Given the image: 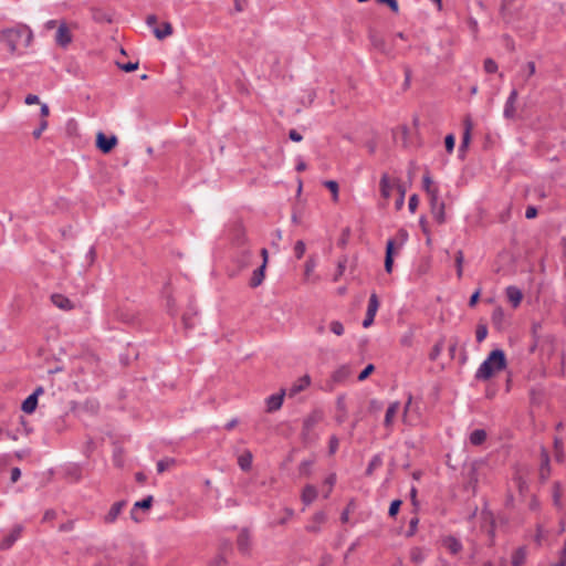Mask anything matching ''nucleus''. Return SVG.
I'll list each match as a JSON object with an SVG mask.
<instances>
[{
  "instance_id": "1",
  "label": "nucleus",
  "mask_w": 566,
  "mask_h": 566,
  "mask_svg": "<svg viewBox=\"0 0 566 566\" xmlns=\"http://www.w3.org/2000/svg\"><path fill=\"white\" fill-rule=\"evenodd\" d=\"M33 42L32 30L23 23L0 31V43L4 44L12 55L23 54Z\"/></svg>"
},
{
  "instance_id": "2",
  "label": "nucleus",
  "mask_w": 566,
  "mask_h": 566,
  "mask_svg": "<svg viewBox=\"0 0 566 566\" xmlns=\"http://www.w3.org/2000/svg\"><path fill=\"white\" fill-rule=\"evenodd\" d=\"M505 367L506 358L504 352L502 349H494L478 368L475 378L479 380H488L495 373L503 370Z\"/></svg>"
},
{
  "instance_id": "3",
  "label": "nucleus",
  "mask_w": 566,
  "mask_h": 566,
  "mask_svg": "<svg viewBox=\"0 0 566 566\" xmlns=\"http://www.w3.org/2000/svg\"><path fill=\"white\" fill-rule=\"evenodd\" d=\"M378 307H379L378 297L375 293H373L369 297L366 317L363 321V327L367 328L374 323Z\"/></svg>"
},
{
  "instance_id": "4",
  "label": "nucleus",
  "mask_w": 566,
  "mask_h": 566,
  "mask_svg": "<svg viewBox=\"0 0 566 566\" xmlns=\"http://www.w3.org/2000/svg\"><path fill=\"white\" fill-rule=\"evenodd\" d=\"M55 42L62 48H65L72 42L71 30L66 23L62 22L57 25Z\"/></svg>"
},
{
  "instance_id": "5",
  "label": "nucleus",
  "mask_w": 566,
  "mask_h": 566,
  "mask_svg": "<svg viewBox=\"0 0 566 566\" xmlns=\"http://www.w3.org/2000/svg\"><path fill=\"white\" fill-rule=\"evenodd\" d=\"M399 184L398 179H391L388 174H382L380 178V192L382 198L388 199L391 195V191L396 189L397 185Z\"/></svg>"
},
{
  "instance_id": "6",
  "label": "nucleus",
  "mask_w": 566,
  "mask_h": 566,
  "mask_svg": "<svg viewBox=\"0 0 566 566\" xmlns=\"http://www.w3.org/2000/svg\"><path fill=\"white\" fill-rule=\"evenodd\" d=\"M23 527L21 525H15L11 532L3 537L0 543V549L7 551L12 547V545L20 538L22 534Z\"/></svg>"
},
{
  "instance_id": "7",
  "label": "nucleus",
  "mask_w": 566,
  "mask_h": 566,
  "mask_svg": "<svg viewBox=\"0 0 566 566\" xmlns=\"http://www.w3.org/2000/svg\"><path fill=\"white\" fill-rule=\"evenodd\" d=\"M323 419V412L319 410H315L310 413L303 422V434L304 437H308L311 430Z\"/></svg>"
},
{
  "instance_id": "8",
  "label": "nucleus",
  "mask_w": 566,
  "mask_h": 566,
  "mask_svg": "<svg viewBox=\"0 0 566 566\" xmlns=\"http://www.w3.org/2000/svg\"><path fill=\"white\" fill-rule=\"evenodd\" d=\"M517 97H518L517 91L512 90V92L510 93V95L505 102V105H504L503 115L505 118H507V119L515 118V114H516L515 103L517 101Z\"/></svg>"
},
{
  "instance_id": "9",
  "label": "nucleus",
  "mask_w": 566,
  "mask_h": 566,
  "mask_svg": "<svg viewBox=\"0 0 566 566\" xmlns=\"http://www.w3.org/2000/svg\"><path fill=\"white\" fill-rule=\"evenodd\" d=\"M441 544L449 551L450 554L457 555L463 548L462 543L452 535H447L441 538Z\"/></svg>"
},
{
  "instance_id": "10",
  "label": "nucleus",
  "mask_w": 566,
  "mask_h": 566,
  "mask_svg": "<svg viewBox=\"0 0 566 566\" xmlns=\"http://www.w3.org/2000/svg\"><path fill=\"white\" fill-rule=\"evenodd\" d=\"M117 144L115 136L106 137L103 133H98L96 137V145L103 153H109Z\"/></svg>"
},
{
  "instance_id": "11",
  "label": "nucleus",
  "mask_w": 566,
  "mask_h": 566,
  "mask_svg": "<svg viewBox=\"0 0 566 566\" xmlns=\"http://www.w3.org/2000/svg\"><path fill=\"white\" fill-rule=\"evenodd\" d=\"M464 132L461 145L459 147L460 153H464L471 140V132L473 129V122L470 116H465L463 120Z\"/></svg>"
},
{
  "instance_id": "12",
  "label": "nucleus",
  "mask_w": 566,
  "mask_h": 566,
  "mask_svg": "<svg viewBox=\"0 0 566 566\" xmlns=\"http://www.w3.org/2000/svg\"><path fill=\"white\" fill-rule=\"evenodd\" d=\"M311 384V378L308 375H304L303 377L298 378L287 390L289 397H294L298 392L306 389Z\"/></svg>"
},
{
  "instance_id": "13",
  "label": "nucleus",
  "mask_w": 566,
  "mask_h": 566,
  "mask_svg": "<svg viewBox=\"0 0 566 566\" xmlns=\"http://www.w3.org/2000/svg\"><path fill=\"white\" fill-rule=\"evenodd\" d=\"M125 505V501L114 503L109 509L108 513L104 516V522L107 524L114 523L117 520L118 515L122 513Z\"/></svg>"
},
{
  "instance_id": "14",
  "label": "nucleus",
  "mask_w": 566,
  "mask_h": 566,
  "mask_svg": "<svg viewBox=\"0 0 566 566\" xmlns=\"http://www.w3.org/2000/svg\"><path fill=\"white\" fill-rule=\"evenodd\" d=\"M284 395L285 390H282L280 394L272 395L266 399L268 412L276 411L282 407Z\"/></svg>"
},
{
  "instance_id": "15",
  "label": "nucleus",
  "mask_w": 566,
  "mask_h": 566,
  "mask_svg": "<svg viewBox=\"0 0 566 566\" xmlns=\"http://www.w3.org/2000/svg\"><path fill=\"white\" fill-rule=\"evenodd\" d=\"M505 294L509 302L513 305V307H517L521 304L523 294L518 287L513 285L507 286Z\"/></svg>"
},
{
  "instance_id": "16",
  "label": "nucleus",
  "mask_w": 566,
  "mask_h": 566,
  "mask_svg": "<svg viewBox=\"0 0 566 566\" xmlns=\"http://www.w3.org/2000/svg\"><path fill=\"white\" fill-rule=\"evenodd\" d=\"M51 301L56 307L63 311H70L74 307L72 301L62 294H52Z\"/></svg>"
},
{
  "instance_id": "17",
  "label": "nucleus",
  "mask_w": 566,
  "mask_h": 566,
  "mask_svg": "<svg viewBox=\"0 0 566 566\" xmlns=\"http://www.w3.org/2000/svg\"><path fill=\"white\" fill-rule=\"evenodd\" d=\"M326 515L324 512H317L311 523L306 526V531L311 533H318L321 531V525L325 523Z\"/></svg>"
},
{
  "instance_id": "18",
  "label": "nucleus",
  "mask_w": 566,
  "mask_h": 566,
  "mask_svg": "<svg viewBox=\"0 0 566 566\" xmlns=\"http://www.w3.org/2000/svg\"><path fill=\"white\" fill-rule=\"evenodd\" d=\"M316 268V261L313 256H310L304 264V280L305 282H316L318 281L317 276H314V270Z\"/></svg>"
},
{
  "instance_id": "19",
  "label": "nucleus",
  "mask_w": 566,
  "mask_h": 566,
  "mask_svg": "<svg viewBox=\"0 0 566 566\" xmlns=\"http://www.w3.org/2000/svg\"><path fill=\"white\" fill-rule=\"evenodd\" d=\"M151 504H153V496H151V495H149V496L145 497V499H144V500H142V501L136 502V503L134 504V507H133L132 512H130L132 518H133L135 522H139V521H140V518L138 517V515H137V512H136V511H137L138 509L148 510V509H150V507H151Z\"/></svg>"
},
{
  "instance_id": "20",
  "label": "nucleus",
  "mask_w": 566,
  "mask_h": 566,
  "mask_svg": "<svg viewBox=\"0 0 566 566\" xmlns=\"http://www.w3.org/2000/svg\"><path fill=\"white\" fill-rule=\"evenodd\" d=\"M317 495V489L314 485L307 484L302 492V502L305 505H310L316 500Z\"/></svg>"
},
{
  "instance_id": "21",
  "label": "nucleus",
  "mask_w": 566,
  "mask_h": 566,
  "mask_svg": "<svg viewBox=\"0 0 566 566\" xmlns=\"http://www.w3.org/2000/svg\"><path fill=\"white\" fill-rule=\"evenodd\" d=\"M394 247H395V241L392 239L388 240L387 245H386V258H385V270L387 273H390L392 271Z\"/></svg>"
},
{
  "instance_id": "22",
  "label": "nucleus",
  "mask_w": 566,
  "mask_h": 566,
  "mask_svg": "<svg viewBox=\"0 0 566 566\" xmlns=\"http://www.w3.org/2000/svg\"><path fill=\"white\" fill-rule=\"evenodd\" d=\"M400 408V403L398 401H395L389 405L387 408L386 415H385V426L390 427L394 422V419L396 415L398 413Z\"/></svg>"
},
{
  "instance_id": "23",
  "label": "nucleus",
  "mask_w": 566,
  "mask_h": 566,
  "mask_svg": "<svg viewBox=\"0 0 566 566\" xmlns=\"http://www.w3.org/2000/svg\"><path fill=\"white\" fill-rule=\"evenodd\" d=\"M371 45L382 53H387V45L385 39L378 33L371 32L369 35Z\"/></svg>"
},
{
  "instance_id": "24",
  "label": "nucleus",
  "mask_w": 566,
  "mask_h": 566,
  "mask_svg": "<svg viewBox=\"0 0 566 566\" xmlns=\"http://www.w3.org/2000/svg\"><path fill=\"white\" fill-rule=\"evenodd\" d=\"M154 34L158 40H163L172 34V25L164 22L161 28H154Z\"/></svg>"
},
{
  "instance_id": "25",
  "label": "nucleus",
  "mask_w": 566,
  "mask_h": 566,
  "mask_svg": "<svg viewBox=\"0 0 566 566\" xmlns=\"http://www.w3.org/2000/svg\"><path fill=\"white\" fill-rule=\"evenodd\" d=\"M264 271H265L264 265H261L259 269L253 271L252 277L250 280L251 287H258L259 285L262 284V282L264 280Z\"/></svg>"
},
{
  "instance_id": "26",
  "label": "nucleus",
  "mask_w": 566,
  "mask_h": 566,
  "mask_svg": "<svg viewBox=\"0 0 566 566\" xmlns=\"http://www.w3.org/2000/svg\"><path fill=\"white\" fill-rule=\"evenodd\" d=\"M252 453L250 451H245L238 458V464L243 471H249L252 465Z\"/></svg>"
},
{
  "instance_id": "27",
  "label": "nucleus",
  "mask_w": 566,
  "mask_h": 566,
  "mask_svg": "<svg viewBox=\"0 0 566 566\" xmlns=\"http://www.w3.org/2000/svg\"><path fill=\"white\" fill-rule=\"evenodd\" d=\"M444 208V202L431 207V213L433 216V219L440 224L446 221Z\"/></svg>"
},
{
  "instance_id": "28",
  "label": "nucleus",
  "mask_w": 566,
  "mask_h": 566,
  "mask_svg": "<svg viewBox=\"0 0 566 566\" xmlns=\"http://www.w3.org/2000/svg\"><path fill=\"white\" fill-rule=\"evenodd\" d=\"M486 439V432L483 429L473 430L470 434V442L473 446L482 444Z\"/></svg>"
},
{
  "instance_id": "29",
  "label": "nucleus",
  "mask_w": 566,
  "mask_h": 566,
  "mask_svg": "<svg viewBox=\"0 0 566 566\" xmlns=\"http://www.w3.org/2000/svg\"><path fill=\"white\" fill-rule=\"evenodd\" d=\"M38 405V399L35 398V395H30L23 402H22V410L25 413H32Z\"/></svg>"
},
{
  "instance_id": "30",
  "label": "nucleus",
  "mask_w": 566,
  "mask_h": 566,
  "mask_svg": "<svg viewBox=\"0 0 566 566\" xmlns=\"http://www.w3.org/2000/svg\"><path fill=\"white\" fill-rule=\"evenodd\" d=\"M350 375V370H349V367L348 366H342L339 367L337 370L334 371L333 374V380L335 382H342L344 381L347 377H349Z\"/></svg>"
},
{
  "instance_id": "31",
  "label": "nucleus",
  "mask_w": 566,
  "mask_h": 566,
  "mask_svg": "<svg viewBox=\"0 0 566 566\" xmlns=\"http://www.w3.org/2000/svg\"><path fill=\"white\" fill-rule=\"evenodd\" d=\"M526 558V552L524 548H518L512 555V566H522Z\"/></svg>"
},
{
  "instance_id": "32",
  "label": "nucleus",
  "mask_w": 566,
  "mask_h": 566,
  "mask_svg": "<svg viewBox=\"0 0 566 566\" xmlns=\"http://www.w3.org/2000/svg\"><path fill=\"white\" fill-rule=\"evenodd\" d=\"M410 559L416 564H421L426 559V554L422 548L415 547L410 552Z\"/></svg>"
},
{
  "instance_id": "33",
  "label": "nucleus",
  "mask_w": 566,
  "mask_h": 566,
  "mask_svg": "<svg viewBox=\"0 0 566 566\" xmlns=\"http://www.w3.org/2000/svg\"><path fill=\"white\" fill-rule=\"evenodd\" d=\"M249 534L247 531H242L239 536H238V546H239V549L242 551V552H248L249 549Z\"/></svg>"
},
{
  "instance_id": "34",
  "label": "nucleus",
  "mask_w": 566,
  "mask_h": 566,
  "mask_svg": "<svg viewBox=\"0 0 566 566\" xmlns=\"http://www.w3.org/2000/svg\"><path fill=\"white\" fill-rule=\"evenodd\" d=\"M398 191V198L396 199V209L400 210L405 205L406 188L399 182L396 187Z\"/></svg>"
},
{
  "instance_id": "35",
  "label": "nucleus",
  "mask_w": 566,
  "mask_h": 566,
  "mask_svg": "<svg viewBox=\"0 0 566 566\" xmlns=\"http://www.w3.org/2000/svg\"><path fill=\"white\" fill-rule=\"evenodd\" d=\"M346 265H347V258L343 256L337 263V270L333 276L334 282H337L339 280V277L344 274V272L346 270Z\"/></svg>"
},
{
  "instance_id": "36",
  "label": "nucleus",
  "mask_w": 566,
  "mask_h": 566,
  "mask_svg": "<svg viewBox=\"0 0 566 566\" xmlns=\"http://www.w3.org/2000/svg\"><path fill=\"white\" fill-rule=\"evenodd\" d=\"M422 187L427 193L438 190V187L433 185V181L429 174H426L422 178Z\"/></svg>"
},
{
  "instance_id": "37",
  "label": "nucleus",
  "mask_w": 566,
  "mask_h": 566,
  "mask_svg": "<svg viewBox=\"0 0 566 566\" xmlns=\"http://www.w3.org/2000/svg\"><path fill=\"white\" fill-rule=\"evenodd\" d=\"M381 464H382V460H381L380 455H375V457L370 460V462H369V464H368V468H367V470H366V474H367V475H371V474H373V472H374V470H375V469H377V468H379Z\"/></svg>"
},
{
  "instance_id": "38",
  "label": "nucleus",
  "mask_w": 566,
  "mask_h": 566,
  "mask_svg": "<svg viewBox=\"0 0 566 566\" xmlns=\"http://www.w3.org/2000/svg\"><path fill=\"white\" fill-rule=\"evenodd\" d=\"M336 483V474L331 473L324 481V486H327L326 493L324 494L325 497L329 496V493L332 492L333 486Z\"/></svg>"
},
{
  "instance_id": "39",
  "label": "nucleus",
  "mask_w": 566,
  "mask_h": 566,
  "mask_svg": "<svg viewBox=\"0 0 566 566\" xmlns=\"http://www.w3.org/2000/svg\"><path fill=\"white\" fill-rule=\"evenodd\" d=\"M324 185L333 193V200L337 201V199H338V184L336 181H334V180H328V181H325Z\"/></svg>"
},
{
  "instance_id": "40",
  "label": "nucleus",
  "mask_w": 566,
  "mask_h": 566,
  "mask_svg": "<svg viewBox=\"0 0 566 566\" xmlns=\"http://www.w3.org/2000/svg\"><path fill=\"white\" fill-rule=\"evenodd\" d=\"M294 511L292 509L284 510V516H281L277 521L273 522V525H284L286 524L291 517L293 516Z\"/></svg>"
},
{
  "instance_id": "41",
  "label": "nucleus",
  "mask_w": 566,
  "mask_h": 566,
  "mask_svg": "<svg viewBox=\"0 0 566 566\" xmlns=\"http://www.w3.org/2000/svg\"><path fill=\"white\" fill-rule=\"evenodd\" d=\"M329 329L337 336H342L344 334V325L339 321H333L329 324Z\"/></svg>"
},
{
  "instance_id": "42",
  "label": "nucleus",
  "mask_w": 566,
  "mask_h": 566,
  "mask_svg": "<svg viewBox=\"0 0 566 566\" xmlns=\"http://www.w3.org/2000/svg\"><path fill=\"white\" fill-rule=\"evenodd\" d=\"M488 336V328L485 325H478L475 331V337L478 343H482Z\"/></svg>"
},
{
  "instance_id": "43",
  "label": "nucleus",
  "mask_w": 566,
  "mask_h": 566,
  "mask_svg": "<svg viewBox=\"0 0 566 566\" xmlns=\"http://www.w3.org/2000/svg\"><path fill=\"white\" fill-rule=\"evenodd\" d=\"M305 250H306L305 243L302 240L296 241V243L294 245V253L297 259L303 258Z\"/></svg>"
},
{
  "instance_id": "44",
  "label": "nucleus",
  "mask_w": 566,
  "mask_h": 566,
  "mask_svg": "<svg viewBox=\"0 0 566 566\" xmlns=\"http://www.w3.org/2000/svg\"><path fill=\"white\" fill-rule=\"evenodd\" d=\"M484 71L486 73H495L497 71V64L493 59H486L484 61Z\"/></svg>"
},
{
  "instance_id": "45",
  "label": "nucleus",
  "mask_w": 566,
  "mask_h": 566,
  "mask_svg": "<svg viewBox=\"0 0 566 566\" xmlns=\"http://www.w3.org/2000/svg\"><path fill=\"white\" fill-rule=\"evenodd\" d=\"M312 464H313V461H311V460L302 461L300 464V468H298L300 473L304 474V475H308Z\"/></svg>"
},
{
  "instance_id": "46",
  "label": "nucleus",
  "mask_w": 566,
  "mask_h": 566,
  "mask_svg": "<svg viewBox=\"0 0 566 566\" xmlns=\"http://www.w3.org/2000/svg\"><path fill=\"white\" fill-rule=\"evenodd\" d=\"M118 67L125 72H133L137 70L138 62H128V63H117Z\"/></svg>"
},
{
  "instance_id": "47",
  "label": "nucleus",
  "mask_w": 566,
  "mask_h": 566,
  "mask_svg": "<svg viewBox=\"0 0 566 566\" xmlns=\"http://www.w3.org/2000/svg\"><path fill=\"white\" fill-rule=\"evenodd\" d=\"M429 196V200H430V208L431 207H434L436 205H440L442 203L443 201L440 200L439 198V189L436 190V191H431L430 193H427Z\"/></svg>"
},
{
  "instance_id": "48",
  "label": "nucleus",
  "mask_w": 566,
  "mask_h": 566,
  "mask_svg": "<svg viewBox=\"0 0 566 566\" xmlns=\"http://www.w3.org/2000/svg\"><path fill=\"white\" fill-rule=\"evenodd\" d=\"M455 138L453 135H447L444 139L446 149L448 153H452L454 149Z\"/></svg>"
},
{
  "instance_id": "49",
  "label": "nucleus",
  "mask_w": 566,
  "mask_h": 566,
  "mask_svg": "<svg viewBox=\"0 0 566 566\" xmlns=\"http://www.w3.org/2000/svg\"><path fill=\"white\" fill-rule=\"evenodd\" d=\"M400 505H401V501L400 500L392 501L390 506H389V511H388L389 516H391V517L396 516L398 511H399V509H400Z\"/></svg>"
},
{
  "instance_id": "50",
  "label": "nucleus",
  "mask_w": 566,
  "mask_h": 566,
  "mask_svg": "<svg viewBox=\"0 0 566 566\" xmlns=\"http://www.w3.org/2000/svg\"><path fill=\"white\" fill-rule=\"evenodd\" d=\"M374 369L375 367L373 364L367 365L365 369L358 375V380H365L374 371Z\"/></svg>"
},
{
  "instance_id": "51",
  "label": "nucleus",
  "mask_w": 566,
  "mask_h": 566,
  "mask_svg": "<svg viewBox=\"0 0 566 566\" xmlns=\"http://www.w3.org/2000/svg\"><path fill=\"white\" fill-rule=\"evenodd\" d=\"M442 348H443V343H442V342L437 343V344L433 346V348H432V350H431V353H430V358H431L432 360L437 359V357H438V356L440 355V353L442 352Z\"/></svg>"
},
{
  "instance_id": "52",
  "label": "nucleus",
  "mask_w": 566,
  "mask_h": 566,
  "mask_svg": "<svg viewBox=\"0 0 566 566\" xmlns=\"http://www.w3.org/2000/svg\"><path fill=\"white\" fill-rule=\"evenodd\" d=\"M46 127H48V122L45 119H42L39 128L33 130V133H32L33 137L40 138L42 133L46 129Z\"/></svg>"
},
{
  "instance_id": "53",
  "label": "nucleus",
  "mask_w": 566,
  "mask_h": 566,
  "mask_svg": "<svg viewBox=\"0 0 566 566\" xmlns=\"http://www.w3.org/2000/svg\"><path fill=\"white\" fill-rule=\"evenodd\" d=\"M377 1L380 3L387 4L392 12H395V13L399 12V6H398L397 0H377Z\"/></svg>"
},
{
  "instance_id": "54",
  "label": "nucleus",
  "mask_w": 566,
  "mask_h": 566,
  "mask_svg": "<svg viewBox=\"0 0 566 566\" xmlns=\"http://www.w3.org/2000/svg\"><path fill=\"white\" fill-rule=\"evenodd\" d=\"M418 203H419V199H418V196L417 195H412L410 198H409V203H408V208L410 210L411 213L416 212V209L418 207Z\"/></svg>"
},
{
  "instance_id": "55",
  "label": "nucleus",
  "mask_w": 566,
  "mask_h": 566,
  "mask_svg": "<svg viewBox=\"0 0 566 566\" xmlns=\"http://www.w3.org/2000/svg\"><path fill=\"white\" fill-rule=\"evenodd\" d=\"M418 523H419L418 517H413V518L410 520V522H409V530L407 532L408 536H412L416 533Z\"/></svg>"
},
{
  "instance_id": "56",
  "label": "nucleus",
  "mask_w": 566,
  "mask_h": 566,
  "mask_svg": "<svg viewBox=\"0 0 566 566\" xmlns=\"http://www.w3.org/2000/svg\"><path fill=\"white\" fill-rule=\"evenodd\" d=\"M338 444H339L338 439L335 436H333L329 439V446H328V450H329L331 454H334L337 451Z\"/></svg>"
},
{
  "instance_id": "57",
  "label": "nucleus",
  "mask_w": 566,
  "mask_h": 566,
  "mask_svg": "<svg viewBox=\"0 0 566 566\" xmlns=\"http://www.w3.org/2000/svg\"><path fill=\"white\" fill-rule=\"evenodd\" d=\"M536 72V66L534 62H528L525 67V77L526 80L533 76Z\"/></svg>"
},
{
  "instance_id": "58",
  "label": "nucleus",
  "mask_w": 566,
  "mask_h": 566,
  "mask_svg": "<svg viewBox=\"0 0 566 566\" xmlns=\"http://www.w3.org/2000/svg\"><path fill=\"white\" fill-rule=\"evenodd\" d=\"M555 458L557 461H562L563 459L562 442L558 439H555Z\"/></svg>"
},
{
  "instance_id": "59",
  "label": "nucleus",
  "mask_w": 566,
  "mask_h": 566,
  "mask_svg": "<svg viewBox=\"0 0 566 566\" xmlns=\"http://www.w3.org/2000/svg\"><path fill=\"white\" fill-rule=\"evenodd\" d=\"M289 137L291 140L296 142V143H298L303 139L302 135L298 132H296L295 129L290 130Z\"/></svg>"
},
{
  "instance_id": "60",
  "label": "nucleus",
  "mask_w": 566,
  "mask_h": 566,
  "mask_svg": "<svg viewBox=\"0 0 566 566\" xmlns=\"http://www.w3.org/2000/svg\"><path fill=\"white\" fill-rule=\"evenodd\" d=\"M24 102H25L27 105H33V104L40 103V99H39V97L36 95L29 94V95H27Z\"/></svg>"
},
{
  "instance_id": "61",
  "label": "nucleus",
  "mask_w": 566,
  "mask_h": 566,
  "mask_svg": "<svg viewBox=\"0 0 566 566\" xmlns=\"http://www.w3.org/2000/svg\"><path fill=\"white\" fill-rule=\"evenodd\" d=\"M536 214H537V209L535 207H533V206L527 207V209L525 211V217L527 219H533L536 217Z\"/></svg>"
},
{
  "instance_id": "62",
  "label": "nucleus",
  "mask_w": 566,
  "mask_h": 566,
  "mask_svg": "<svg viewBox=\"0 0 566 566\" xmlns=\"http://www.w3.org/2000/svg\"><path fill=\"white\" fill-rule=\"evenodd\" d=\"M169 464H170V462H169V461H164V460L159 461V462L157 463V472H158V473H163L164 471H166V470H167V468L169 467Z\"/></svg>"
},
{
  "instance_id": "63",
  "label": "nucleus",
  "mask_w": 566,
  "mask_h": 566,
  "mask_svg": "<svg viewBox=\"0 0 566 566\" xmlns=\"http://www.w3.org/2000/svg\"><path fill=\"white\" fill-rule=\"evenodd\" d=\"M20 476H21L20 469L19 468H13L11 470V476H10L11 482H13V483L17 482L20 479Z\"/></svg>"
},
{
  "instance_id": "64",
  "label": "nucleus",
  "mask_w": 566,
  "mask_h": 566,
  "mask_svg": "<svg viewBox=\"0 0 566 566\" xmlns=\"http://www.w3.org/2000/svg\"><path fill=\"white\" fill-rule=\"evenodd\" d=\"M548 463H549L548 454H547V452L543 449V450H542V463H541V467H544V469H549Z\"/></svg>"
}]
</instances>
